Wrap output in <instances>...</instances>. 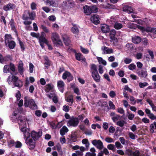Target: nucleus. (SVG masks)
I'll return each mask as SVG.
<instances>
[{"mask_svg":"<svg viewBox=\"0 0 156 156\" xmlns=\"http://www.w3.org/2000/svg\"><path fill=\"white\" fill-rule=\"evenodd\" d=\"M12 60V58L11 56L9 55H7L4 57H3L2 63L4 62H9Z\"/></svg>","mask_w":156,"mask_h":156,"instance_id":"473e14b6","label":"nucleus"},{"mask_svg":"<svg viewBox=\"0 0 156 156\" xmlns=\"http://www.w3.org/2000/svg\"><path fill=\"white\" fill-rule=\"evenodd\" d=\"M36 16V14L34 12H30L29 11H25L22 16V19L24 20L23 24L25 25H30L32 23L31 20H28L29 19L33 20Z\"/></svg>","mask_w":156,"mask_h":156,"instance_id":"f03ea898","label":"nucleus"},{"mask_svg":"<svg viewBox=\"0 0 156 156\" xmlns=\"http://www.w3.org/2000/svg\"><path fill=\"white\" fill-rule=\"evenodd\" d=\"M45 35L46 34L44 32H41V35H39L38 39L39 42H43L45 44H48V41L45 37Z\"/></svg>","mask_w":156,"mask_h":156,"instance_id":"f8f14e48","label":"nucleus"},{"mask_svg":"<svg viewBox=\"0 0 156 156\" xmlns=\"http://www.w3.org/2000/svg\"><path fill=\"white\" fill-rule=\"evenodd\" d=\"M63 110L66 112H68L69 111V108L68 106L65 105L63 107Z\"/></svg>","mask_w":156,"mask_h":156,"instance_id":"774afa93","label":"nucleus"},{"mask_svg":"<svg viewBox=\"0 0 156 156\" xmlns=\"http://www.w3.org/2000/svg\"><path fill=\"white\" fill-rule=\"evenodd\" d=\"M101 30L103 32L106 33L109 32L110 29L108 26L104 24L101 26Z\"/></svg>","mask_w":156,"mask_h":156,"instance_id":"b1692460","label":"nucleus"},{"mask_svg":"<svg viewBox=\"0 0 156 156\" xmlns=\"http://www.w3.org/2000/svg\"><path fill=\"white\" fill-rule=\"evenodd\" d=\"M59 1L60 0H46L45 3L46 5H49L50 6L56 7L58 6Z\"/></svg>","mask_w":156,"mask_h":156,"instance_id":"1a4fd4ad","label":"nucleus"},{"mask_svg":"<svg viewBox=\"0 0 156 156\" xmlns=\"http://www.w3.org/2000/svg\"><path fill=\"white\" fill-rule=\"evenodd\" d=\"M82 143L83 144H85V147L87 151L90 146V143L87 139H84L82 140Z\"/></svg>","mask_w":156,"mask_h":156,"instance_id":"2f4dec72","label":"nucleus"},{"mask_svg":"<svg viewBox=\"0 0 156 156\" xmlns=\"http://www.w3.org/2000/svg\"><path fill=\"white\" fill-rule=\"evenodd\" d=\"M91 76L94 80L96 82H98L100 81V76L98 72L91 74Z\"/></svg>","mask_w":156,"mask_h":156,"instance_id":"4be33fe9","label":"nucleus"},{"mask_svg":"<svg viewBox=\"0 0 156 156\" xmlns=\"http://www.w3.org/2000/svg\"><path fill=\"white\" fill-rule=\"evenodd\" d=\"M123 11L128 13H131L133 12L132 8L128 6H126L123 8Z\"/></svg>","mask_w":156,"mask_h":156,"instance_id":"c756f323","label":"nucleus"},{"mask_svg":"<svg viewBox=\"0 0 156 156\" xmlns=\"http://www.w3.org/2000/svg\"><path fill=\"white\" fill-rule=\"evenodd\" d=\"M44 58L45 61V62L44 63V64L45 65V67H47V69H48V66L50 65V61L49 60L48 57L46 56H44Z\"/></svg>","mask_w":156,"mask_h":156,"instance_id":"e433bc0d","label":"nucleus"},{"mask_svg":"<svg viewBox=\"0 0 156 156\" xmlns=\"http://www.w3.org/2000/svg\"><path fill=\"white\" fill-rule=\"evenodd\" d=\"M63 125V124L62 122H60L58 123L56 125V126H54L53 127V129H56L57 128L59 129L61 128Z\"/></svg>","mask_w":156,"mask_h":156,"instance_id":"052dcab7","label":"nucleus"},{"mask_svg":"<svg viewBox=\"0 0 156 156\" xmlns=\"http://www.w3.org/2000/svg\"><path fill=\"white\" fill-rule=\"evenodd\" d=\"M114 27L117 30H119L122 28L123 27L122 25L117 22L115 23L114 24Z\"/></svg>","mask_w":156,"mask_h":156,"instance_id":"58836bf2","label":"nucleus"},{"mask_svg":"<svg viewBox=\"0 0 156 156\" xmlns=\"http://www.w3.org/2000/svg\"><path fill=\"white\" fill-rule=\"evenodd\" d=\"M65 100L67 102H69V106H71L72 105L73 102V97L72 95H69L66 97Z\"/></svg>","mask_w":156,"mask_h":156,"instance_id":"5701e85b","label":"nucleus"},{"mask_svg":"<svg viewBox=\"0 0 156 156\" xmlns=\"http://www.w3.org/2000/svg\"><path fill=\"white\" fill-rule=\"evenodd\" d=\"M145 112L149 118L150 119L153 116V115H154L153 113H151V111L148 108H146L145 109Z\"/></svg>","mask_w":156,"mask_h":156,"instance_id":"a19ab883","label":"nucleus"},{"mask_svg":"<svg viewBox=\"0 0 156 156\" xmlns=\"http://www.w3.org/2000/svg\"><path fill=\"white\" fill-rule=\"evenodd\" d=\"M141 41L140 37L138 36H134L132 38V41L135 44H138Z\"/></svg>","mask_w":156,"mask_h":156,"instance_id":"cd10ccee","label":"nucleus"},{"mask_svg":"<svg viewBox=\"0 0 156 156\" xmlns=\"http://www.w3.org/2000/svg\"><path fill=\"white\" fill-rule=\"evenodd\" d=\"M128 136L132 140H135L137 137V136L131 132H129L128 133Z\"/></svg>","mask_w":156,"mask_h":156,"instance_id":"c03bdc74","label":"nucleus"},{"mask_svg":"<svg viewBox=\"0 0 156 156\" xmlns=\"http://www.w3.org/2000/svg\"><path fill=\"white\" fill-rule=\"evenodd\" d=\"M62 78L64 80L67 79L68 81L69 82L73 80V77L69 72L66 71L63 74Z\"/></svg>","mask_w":156,"mask_h":156,"instance_id":"9d476101","label":"nucleus"},{"mask_svg":"<svg viewBox=\"0 0 156 156\" xmlns=\"http://www.w3.org/2000/svg\"><path fill=\"white\" fill-rule=\"evenodd\" d=\"M77 136L75 134H72L69 139L70 143L75 142L77 140Z\"/></svg>","mask_w":156,"mask_h":156,"instance_id":"f704fd0d","label":"nucleus"},{"mask_svg":"<svg viewBox=\"0 0 156 156\" xmlns=\"http://www.w3.org/2000/svg\"><path fill=\"white\" fill-rule=\"evenodd\" d=\"M100 17L98 15H94L90 18V20L95 25H97L100 23Z\"/></svg>","mask_w":156,"mask_h":156,"instance_id":"dca6fc26","label":"nucleus"},{"mask_svg":"<svg viewBox=\"0 0 156 156\" xmlns=\"http://www.w3.org/2000/svg\"><path fill=\"white\" fill-rule=\"evenodd\" d=\"M7 46L10 49H13L16 46V43L13 41H10L9 43L7 44Z\"/></svg>","mask_w":156,"mask_h":156,"instance_id":"72a5a7b5","label":"nucleus"},{"mask_svg":"<svg viewBox=\"0 0 156 156\" xmlns=\"http://www.w3.org/2000/svg\"><path fill=\"white\" fill-rule=\"evenodd\" d=\"M132 61V59L131 58H126L124 59V62L125 64H128L131 63Z\"/></svg>","mask_w":156,"mask_h":156,"instance_id":"e2e57ef3","label":"nucleus"},{"mask_svg":"<svg viewBox=\"0 0 156 156\" xmlns=\"http://www.w3.org/2000/svg\"><path fill=\"white\" fill-rule=\"evenodd\" d=\"M23 63L21 61L19 62L18 69L19 72L20 74H23Z\"/></svg>","mask_w":156,"mask_h":156,"instance_id":"a878e982","label":"nucleus"},{"mask_svg":"<svg viewBox=\"0 0 156 156\" xmlns=\"http://www.w3.org/2000/svg\"><path fill=\"white\" fill-rule=\"evenodd\" d=\"M69 131V129L66 126H64L61 129L60 133L61 135L63 136Z\"/></svg>","mask_w":156,"mask_h":156,"instance_id":"393cba45","label":"nucleus"},{"mask_svg":"<svg viewBox=\"0 0 156 156\" xmlns=\"http://www.w3.org/2000/svg\"><path fill=\"white\" fill-rule=\"evenodd\" d=\"M91 142L93 145L99 150H101L103 148V143L100 140L95 139L92 140Z\"/></svg>","mask_w":156,"mask_h":156,"instance_id":"6e6552de","label":"nucleus"},{"mask_svg":"<svg viewBox=\"0 0 156 156\" xmlns=\"http://www.w3.org/2000/svg\"><path fill=\"white\" fill-rule=\"evenodd\" d=\"M124 123L125 121L124 120H119L117 122L116 124L117 125L122 127L124 126Z\"/></svg>","mask_w":156,"mask_h":156,"instance_id":"864d4df0","label":"nucleus"},{"mask_svg":"<svg viewBox=\"0 0 156 156\" xmlns=\"http://www.w3.org/2000/svg\"><path fill=\"white\" fill-rule=\"evenodd\" d=\"M71 87L73 89L74 92L77 95H80V92L79 89L77 87H75L74 85H71Z\"/></svg>","mask_w":156,"mask_h":156,"instance_id":"4c0bfd02","label":"nucleus"},{"mask_svg":"<svg viewBox=\"0 0 156 156\" xmlns=\"http://www.w3.org/2000/svg\"><path fill=\"white\" fill-rule=\"evenodd\" d=\"M45 90L47 93L49 91L53 92L55 91L54 89V86L52 84H47L45 87Z\"/></svg>","mask_w":156,"mask_h":156,"instance_id":"a211bd4d","label":"nucleus"},{"mask_svg":"<svg viewBox=\"0 0 156 156\" xmlns=\"http://www.w3.org/2000/svg\"><path fill=\"white\" fill-rule=\"evenodd\" d=\"M139 86L140 88H143L148 85V84L147 82H140L139 83Z\"/></svg>","mask_w":156,"mask_h":156,"instance_id":"603ef678","label":"nucleus"},{"mask_svg":"<svg viewBox=\"0 0 156 156\" xmlns=\"http://www.w3.org/2000/svg\"><path fill=\"white\" fill-rule=\"evenodd\" d=\"M41 27L43 30L46 33H48L50 32L49 30L44 25H41Z\"/></svg>","mask_w":156,"mask_h":156,"instance_id":"09e8293b","label":"nucleus"},{"mask_svg":"<svg viewBox=\"0 0 156 156\" xmlns=\"http://www.w3.org/2000/svg\"><path fill=\"white\" fill-rule=\"evenodd\" d=\"M79 122L78 119L76 117H72L67 121V125L68 127H76Z\"/></svg>","mask_w":156,"mask_h":156,"instance_id":"39448f33","label":"nucleus"},{"mask_svg":"<svg viewBox=\"0 0 156 156\" xmlns=\"http://www.w3.org/2000/svg\"><path fill=\"white\" fill-rule=\"evenodd\" d=\"M75 57L76 59L78 60V61H80L81 60V58H82V55L81 53H75Z\"/></svg>","mask_w":156,"mask_h":156,"instance_id":"de8ad7c7","label":"nucleus"},{"mask_svg":"<svg viewBox=\"0 0 156 156\" xmlns=\"http://www.w3.org/2000/svg\"><path fill=\"white\" fill-rule=\"evenodd\" d=\"M51 39L53 44L56 46L58 47L63 45L59 35L57 33L53 32L51 34Z\"/></svg>","mask_w":156,"mask_h":156,"instance_id":"20e7f679","label":"nucleus"},{"mask_svg":"<svg viewBox=\"0 0 156 156\" xmlns=\"http://www.w3.org/2000/svg\"><path fill=\"white\" fill-rule=\"evenodd\" d=\"M51 92L46 94V96L50 99H51L56 95L55 91Z\"/></svg>","mask_w":156,"mask_h":156,"instance_id":"37998d69","label":"nucleus"},{"mask_svg":"<svg viewBox=\"0 0 156 156\" xmlns=\"http://www.w3.org/2000/svg\"><path fill=\"white\" fill-rule=\"evenodd\" d=\"M105 140L106 142L108 143H113L115 141V140L113 138L109 137H106L105 138Z\"/></svg>","mask_w":156,"mask_h":156,"instance_id":"3c124183","label":"nucleus"},{"mask_svg":"<svg viewBox=\"0 0 156 156\" xmlns=\"http://www.w3.org/2000/svg\"><path fill=\"white\" fill-rule=\"evenodd\" d=\"M15 147L16 148H20L21 147L22 144L20 141H17L15 142Z\"/></svg>","mask_w":156,"mask_h":156,"instance_id":"bf43d9fd","label":"nucleus"},{"mask_svg":"<svg viewBox=\"0 0 156 156\" xmlns=\"http://www.w3.org/2000/svg\"><path fill=\"white\" fill-rule=\"evenodd\" d=\"M8 143L10 147H12L15 145V142L13 140H8Z\"/></svg>","mask_w":156,"mask_h":156,"instance_id":"0e129e2a","label":"nucleus"},{"mask_svg":"<svg viewBox=\"0 0 156 156\" xmlns=\"http://www.w3.org/2000/svg\"><path fill=\"white\" fill-rule=\"evenodd\" d=\"M18 41L21 50L24 51L25 49V43L21 41L20 39Z\"/></svg>","mask_w":156,"mask_h":156,"instance_id":"49530a36","label":"nucleus"},{"mask_svg":"<svg viewBox=\"0 0 156 156\" xmlns=\"http://www.w3.org/2000/svg\"><path fill=\"white\" fill-rule=\"evenodd\" d=\"M5 45H7V44L12 41V37L10 34H5Z\"/></svg>","mask_w":156,"mask_h":156,"instance_id":"bb28decb","label":"nucleus"},{"mask_svg":"<svg viewBox=\"0 0 156 156\" xmlns=\"http://www.w3.org/2000/svg\"><path fill=\"white\" fill-rule=\"evenodd\" d=\"M107 147L109 150H112L113 151L115 148V147L114 144H109L107 146Z\"/></svg>","mask_w":156,"mask_h":156,"instance_id":"680f3d73","label":"nucleus"},{"mask_svg":"<svg viewBox=\"0 0 156 156\" xmlns=\"http://www.w3.org/2000/svg\"><path fill=\"white\" fill-rule=\"evenodd\" d=\"M133 151L132 150V149H128L126 151V153L129 155L130 156H132L133 155Z\"/></svg>","mask_w":156,"mask_h":156,"instance_id":"13d9d810","label":"nucleus"},{"mask_svg":"<svg viewBox=\"0 0 156 156\" xmlns=\"http://www.w3.org/2000/svg\"><path fill=\"white\" fill-rule=\"evenodd\" d=\"M133 44L132 43H128L126 44V48L128 50H130L132 49L133 47Z\"/></svg>","mask_w":156,"mask_h":156,"instance_id":"4d7b16f0","label":"nucleus"},{"mask_svg":"<svg viewBox=\"0 0 156 156\" xmlns=\"http://www.w3.org/2000/svg\"><path fill=\"white\" fill-rule=\"evenodd\" d=\"M17 114L14 113L11 116V120L12 122L17 121L19 125L23 127L21 128L20 130L23 133V137L25 143L30 149L33 150L35 147V144L32 139L30 138V130L26 127L27 120L24 118H23L21 116H20L17 118Z\"/></svg>","mask_w":156,"mask_h":156,"instance_id":"f257e3e1","label":"nucleus"},{"mask_svg":"<svg viewBox=\"0 0 156 156\" xmlns=\"http://www.w3.org/2000/svg\"><path fill=\"white\" fill-rule=\"evenodd\" d=\"M24 105L26 107H29L32 109H37V106L33 99L25 97L24 98Z\"/></svg>","mask_w":156,"mask_h":156,"instance_id":"7ed1b4c3","label":"nucleus"},{"mask_svg":"<svg viewBox=\"0 0 156 156\" xmlns=\"http://www.w3.org/2000/svg\"><path fill=\"white\" fill-rule=\"evenodd\" d=\"M15 71V68L14 64L11 63L9 65H6L4 66L3 68V72L4 73H7L10 72L11 71L14 72Z\"/></svg>","mask_w":156,"mask_h":156,"instance_id":"0eeeda50","label":"nucleus"},{"mask_svg":"<svg viewBox=\"0 0 156 156\" xmlns=\"http://www.w3.org/2000/svg\"><path fill=\"white\" fill-rule=\"evenodd\" d=\"M101 49L102 51L103 54H107L112 53L113 52V49L111 48H108L105 46L102 47Z\"/></svg>","mask_w":156,"mask_h":156,"instance_id":"2eb2a0df","label":"nucleus"},{"mask_svg":"<svg viewBox=\"0 0 156 156\" xmlns=\"http://www.w3.org/2000/svg\"><path fill=\"white\" fill-rule=\"evenodd\" d=\"M13 82L15 86L21 87L22 85V82L16 76H13Z\"/></svg>","mask_w":156,"mask_h":156,"instance_id":"9b49d317","label":"nucleus"},{"mask_svg":"<svg viewBox=\"0 0 156 156\" xmlns=\"http://www.w3.org/2000/svg\"><path fill=\"white\" fill-rule=\"evenodd\" d=\"M16 7V5L14 4L9 3L7 5H4L3 9L5 11H7L14 9Z\"/></svg>","mask_w":156,"mask_h":156,"instance_id":"4468645a","label":"nucleus"},{"mask_svg":"<svg viewBox=\"0 0 156 156\" xmlns=\"http://www.w3.org/2000/svg\"><path fill=\"white\" fill-rule=\"evenodd\" d=\"M137 73L138 75L141 77L146 78L148 75L147 71L145 70H141L138 71Z\"/></svg>","mask_w":156,"mask_h":156,"instance_id":"412c9836","label":"nucleus"},{"mask_svg":"<svg viewBox=\"0 0 156 156\" xmlns=\"http://www.w3.org/2000/svg\"><path fill=\"white\" fill-rule=\"evenodd\" d=\"M84 12L87 15H89L91 13V9L90 6L85 5L83 7Z\"/></svg>","mask_w":156,"mask_h":156,"instance_id":"6ab92c4d","label":"nucleus"},{"mask_svg":"<svg viewBox=\"0 0 156 156\" xmlns=\"http://www.w3.org/2000/svg\"><path fill=\"white\" fill-rule=\"evenodd\" d=\"M62 37L66 45L68 46L71 43L69 37L68 35L65 34L62 35Z\"/></svg>","mask_w":156,"mask_h":156,"instance_id":"f3484780","label":"nucleus"},{"mask_svg":"<svg viewBox=\"0 0 156 156\" xmlns=\"http://www.w3.org/2000/svg\"><path fill=\"white\" fill-rule=\"evenodd\" d=\"M30 134V138L32 139L33 142L35 144V141L37 140L42 135V131L41 130H40L38 132H36L34 131H32Z\"/></svg>","mask_w":156,"mask_h":156,"instance_id":"423d86ee","label":"nucleus"},{"mask_svg":"<svg viewBox=\"0 0 156 156\" xmlns=\"http://www.w3.org/2000/svg\"><path fill=\"white\" fill-rule=\"evenodd\" d=\"M112 119L113 122H115L120 119V116L119 115L116 114L115 116L112 117Z\"/></svg>","mask_w":156,"mask_h":156,"instance_id":"8fccbe9b","label":"nucleus"},{"mask_svg":"<svg viewBox=\"0 0 156 156\" xmlns=\"http://www.w3.org/2000/svg\"><path fill=\"white\" fill-rule=\"evenodd\" d=\"M136 67V65L134 64H131L128 66L129 69L131 70L134 69Z\"/></svg>","mask_w":156,"mask_h":156,"instance_id":"338daca9","label":"nucleus"},{"mask_svg":"<svg viewBox=\"0 0 156 156\" xmlns=\"http://www.w3.org/2000/svg\"><path fill=\"white\" fill-rule=\"evenodd\" d=\"M92 13H96L98 12V9L95 5H91Z\"/></svg>","mask_w":156,"mask_h":156,"instance_id":"79ce46f5","label":"nucleus"},{"mask_svg":"<svg viewBox=\"0 0 156 156\" xmlns=\"http://www.w3.org/2000/svg\"><path fill=\"white\" fill-rule=\"evenodd\" d=\"M150 32L152 33L153 35L154 36V37H156V28H151Z\"/></svg>","mask_w":156,"mask_h":156,"instance_id":"69168bd1","label":"nucleus"},{"mask_svg":"<svg viewBox=\"0 0 156 156\" xmlns=\"http://www.w3.org/2000/svg\"><path fill=\"white\" fill-rule=\"evenodd\" d=\"M100 7L102 8L110 9L112 7V5L109 3H106L105 4H102L100 5Z\"/></svg>","mask_w":156,"mask_h":156,"instance_id":"ea45409f","label":"nucleus"},{"mask_svg":"<svg viewBox=\"0 0 156 156\" xmlns=\"http://www.w3.org/2000/svg\"><path fill=\"white\" fill-rule=\"evenodd\" d=\"M154 129H156V122H154L150 126V130L151 133L154 132Z\"/></svg>","mask_w":156,"mask_h":156,"instance_id":"7c9ffc66","label":"nucleus"},{"mask_svg":"<svg viewBox=\"0 0 156 156\" xmlns=\"http://www.w3.org/2000/svg\"><path fill=\"white\" fill-rule=\"evenodd\" d=\"M115 145L117 149H121L123 147V146L119 141L116 142L115 143Z\"/></svg>","mask_w":156,"mask_h":156,"instance_id":"6e6d98bb","label":"nucleus"},{"mask_svg":"<svg viewBox=\"0 0 156 156\" xmlns=\"http://www.w3.org/2000/svg\"><path fill=\"white\" fill-rule=\"evenodd\" d=\"M90 72L91 74L98 72L96 66L94 64H91L90 66Z\"/></svg>","mask_w":156,"mask_h":156,"instance_id":"c85d7f7f","label":"nucleus"},{"mask_svg":"<svg viewBox=\"0 0 156 156\" xmlns=\"http://www.w3.org/2000/svg\"><path fill=\"white\" fill-rule=\"evenodd\" d=\"M80 49L81 52L83 53L87 54L89 53V50L88 49L83 47L82 46H80Z\"/></svg>","mask_w":156,"mask_h":156,"instance_id":"5fc2aeb1","label":"nucleus"},{"mask_svg":"<svg viewBox=\"0 0 156 156\" xmlns=\"http://www.w3.org/2000/svg\"><path fill=\"white\" fill-rule=\"evenodd\" d=\"M57 86L59 90L63 93L64 90L65 84L62 80H59L57 82Z\"/></svg>","mask_w":156,"mask_h":156,"instance_id":"ddd939ff","label":"nucleus"},{"mask_svg":"<svg viewBox=\"0 0 156 156\" xmlns=\"http://www.w3.org/2000/svg\"><path fill=\"white\" fill-rule=\"evenodd\" d=\"M97 58L99 64H101L104 66L106 65L107 62L106 61L104 60L102 58L98 57Z\"/></svg>","mask_w":156,"mask_h":156,"instance_id":"c9c22d12","label":"nucleus"},{"mask_svg":"<svg viewBox=\"0 0 156 156\" xmlns=\"http://www.w3.org/2000/svg\"><path fill=\"white\" fill-rule=\"evenodd\" d=\"M116 31L115 30H112L110 31V38L115 37Z\"/></svg>","mask_w":156,"mask_h":156,"instance_id":"a18cd8bd","label":"nucleus"},{"mask_svg":"<svg viewBox=\"0 0 156 156\" xmlns=\"http://www.w3.org/2000/svg\"><path fill=\"white\" fill-rule=\"evenodd\" d=\"M73 27L71 28V31L73 34H78L79 33V30L78 26L76 24L72 23Z\"/></svg>","mask_w":156,"mask_h":156,"instance_id":"aec40b11","label":"nucleus"}]
</instances>
